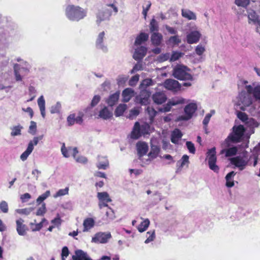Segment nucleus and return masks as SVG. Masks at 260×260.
Here are the masks:
<instances>
[{
  "instance_id": "nucleus-1",
  "label": "nucleus",
  "mask_w": 260,
  "mask_h": 260,
  "mask_svg": "<svg viewBox=\"0 0 260 260\" xmlns=\"http://www.w3.org/2000/svg\"><path fill=\"white\" fill-rule=\"evenodd\" d=\"M245 132V128L243 125L241 124L234 125L232 128V132L229 134L222 144L223 147H229L230 142L233 143L240 142L243 137Z\"/></svg>"
},
{
  "instance_id": "nucleus-2",
  "label": "nucleus",
  "mask_w": 260,
  "mask_h": 260,
  "mask_svg": "<svg viewBox=\"0 0 260 260\" xmlns=\"http://www.w3.org/2000/svg\"><path fill=\"white\" fill-rule=\"evenodd\" d=\"M86 11L78 6L69 5L66 9L67 18L72 21H78L83 19L86 15Z\"/></svg>"
},
{
  "instance_id": "nucleus-3",
  "label": "nucleus",
  "mask_w": 260,
  "mask_h": 260,
  "mask_svg": "<svg viewBox=\"0 0 260 260\" xmlns=\"http://www.w3.org/2000/svg\"><path fill=\"white\" fill-rule=\"evenodd\" d=\"M112 11L115 14L118 12L117 7L114 4H107L103 7L96 14V24L100 25L102 21L109 20Z\"/></svg>"
},
{
  "instance_id": "nucleus-4",
  "label": "nucleus",
  "mask_w": 260,
  "mask_h": 260,
  "mask_svg": "<svg viewBox=\"0 0 260 260\" xmlns=\"http://www.w3.org/2000/svg\"><path fill=\"white\" fill-rule=\"evenodd\" d=\"M189 69L183 65H177L173 69L174 77L181 80H192V77L189 73Z\"/></svg>"
},
{
  "instance_id": "nucleus-5",
  "label": "nucleus",
  "mask_w": 260,
  "mask_h": 260,
  "mask_svg": "<svg viewBox=\"0 0 260 260\" xmlns=\"http://www.w3.org/2000/svg\"><path fill=\"white\" fill-rule=\"evenodd\" d=\"M247 81L240 80L238 83V86H244L246 91L252 95L256 100H260V84L257 82H253L252 84L247 85Z\"/></svg>"
},
{
  "instance_id": "nucleus-6",
  "label": "nucleus",
  "mask_w": 260,
  "mask_h": 260,
  "mask_svg": "<svg viewBox=\"0 0 260 260\" xmlns=\"http://www.w3.org/2000/svg\"><path fill=\"white\" fill-rule=\"evenodd\" d=\"M189 31L186 35V41L188 44H192L198 43L202 35L198 29V26L194 23L190 22L187 24Z\"/></svg>"
},
{
  "instance_id": "nucleus-7",
  "label": "nucleus",
  "mask_w": 260,
  "mask_h": 260,
  "mask_svg": "<svg viewBox=\"0 0 260 260\" xmlns=\"http://www.w3.org/2000/svg\"><path fill=\"white\" fill-rule=\"evenodd\" d=\"M150 126L148 124L144 123L140 124L139 122H135L131 134V137L133 139H138L142 135L148 133Z\"/></svg>"
},
{
  "instance_id": "nucleus-8",
  "label": "nucleus",
  "mask_w": 260,
  "mask_h": 260,
  "mask_svg": "<svg viewBox=\"0 0 260 260\" xmlns=\"http://www.w3.org/2000/svg\"><path fill=\"white\" fill-rule=\"evenodd\" d=\"M250 93L247 91L241 92L238 97V104L241 106V110L244 111L247 107L249 106L252 103V99Z\"/></svg>"
},
{
  "instance_id": "nucleus-9",
  "label": "nucleus",
  "mask_w": 260,
  "mask_h": 260,
  "mask_svg": "<svg viewBox=\"0 0 260 260\" xmlns=\"http://www.w3.org/2000/svg\"><path fill=\"white\" fill-rule=\"evenodd\" d=\"M216 153L215 147L209 149L207 152V159L208 160L209 168L214 172L218 173L219 168L216 164L217 160Z\"/></svg>"
},
{
  "instance_id": "nucleus-10",
  "label": "nucleus",
  "mask_w": 260,
  "mask_h": 260,
  "mask_svg": "<svg viewBox=\"0 0 260 260\" xmlns=\"http://www.w3.org/2000/svg\"><path fill=\"white\" fill-rule=\"evenodd\" d=\"M197 109L196 103H190L184 108L185 114L178 117V120H187L190 119Z\"/></svg>"
},
{
  "instance_id": "nucleus-11",
  "label": "nucleus",
  "mask_w": 260,
  "mask_h": 260,
  "mask_svg": "<svg viewBox=\"0 0 260 260\" xmlns=\"http://www.w3.org/2000/svg\"><path fill=\"white\" fill-rule=\"evenodd\" d=\"M43 138V135L38 137H35L32 141L29 142L26 150L20 155V158L22 161H24L27 158L28 156L32 152L34 149V146L37 145L39 141L41 140Z\"/></svg>"
},
{
  "instance_id": "nucleus-12",
  "label": "nucleus",
  "mask_w": 260,
  "mask_h": 260,
  "mask_svg": "<svg viewBox=\"0 0 260 260\" xmlns=\"http://www.w3.org/2000/svg\"><path fill=\"white\" fill-rule=\"evenodd\" d=\"M28 71V66H26V67H22L20 64H15L14 66V72L16 81H21L23 76L24 75V73H27Z\"/></svg>"
},
{
  "instance_id": "nucleus-13",
  "label": "nucleus",
  "mask_w": 260,
  "mask_h": 260,
  "mask_svg": "<svg viewBox=\"0 0 260 260\" xmlns=\"http://www.w3.org/2000/svg\"><path fill=\"white\" fill-rule=\"evenodd\" d=\"M111 238L110 233L99 232L92 237L91 242L96 243H106Z\"/></svg>"
},
{
  "instance_id": "nucleus-14",
  "label": "nucleus",
  "mask_w": 260,
  "mask_h": 260,
  "mask_svg": "<svg viewBox=\"0 0 260 260\" xmlns=\"http://www.w3.org/2000/svg\"><path fill=\"white\" fill-rule=\"evenodd\" d=\"M164 87L173 92H177L180 90L181 85L178 81L174 79H167L164 83Z\"/></svg>"
},
{
  "instance_id": "nucleus-15",
  "label": "nucleus",
  "mask_w": 260,
  "mask_h": 260,
  "mask_svg": "<svg viewBox=\"0 0 260 260\" xmlns=\"http://www.w3.org/2000/svg\"><path fill=\"white\" fill-rule=\"evenodd\" d=\"M231 161L232 164L238 168L241 171L244 170L248 164V159L240 156L231 158Z\"/></svg>"
},
{
  "instance_id": "nucleus-16",
  "label": "nucleus",
  "mask_w": 260,
  "mask_h": 260,
  "mask_svg": "<svg viewBox=\"0 0 260 260\" xmlns=\"http://www.w3.org/2000/svg\"><path fill=\"white\" fill-rule=\"evenodd\" d=\"M247 17L249 24H256L260 17V8L256 10L249 9L247 11Z\"/></svg>"
},
{
  "instance_id": "nucleus-17",
  "label": "nucleus",
  "mask_w": 260,
  "mask_h": 260,
  "mask_svg": "<svg viewBox=\"0 0 260 260\" xmlns=\"http://www.w3.org/2000/svg\"><path fill=\"white\" fill-rule=\"evenodd\" d=\"M150 97L149 93L146 91L143 90L136 97V102L141 105H147L149 102Z\"/></svg>"
},
{
  "instance_id": "nucleus-18",
  "label": "nucleus",
  "mask_w": 260,
  "mask_h": 260,
  "mask_svg": "<svg viewBox=\"0 0 260 260\" xmlns=\"http://www.w3.org/2000/svg\"><path fill=\"white\" fill-rule=\"evenodd\" d=\"M137 150L139 158L145 155L148 150V146L147 144L144 142H138L136 144Z\"/></svg>"
},
{
  "instance_id": "nucleus-19",
  "label": "nucleus",
  "mask_w": 260,
  "mask_h": 260,
  "mask_svg": "<svg viewBox=\"0 0 260 260\" xmlns=\"http://www.w3.org/2000/svg\"><path fill=\"white\" fill-rule=\"evenodd\" d=\"M152 100L155 104L160 105L167 100V96L164 92H156L152 95Z\"/></svg>"
},
{
  "instance_id": "nucleus-20",
  "label": "nucleus",
  "mask_w": 260,
  "mask_h": 260,
  "mask_svg": "<svg viewBox=\"0 0 260 260\" xmlns=\"http://www.w3.org/2000/svg\"><path fill=\"white\" fill-rule=\"evenodd\" d=\"M16 231L20 236H25L26 234L27 228L24 224V220L22 218H19L16 221Z\"/></svg>"
},
{
  "instance_id": "nucleus-21",
  "label": "nucleus",
  "mask_w": 260,
  "mask_h": 260,
  "mask_svg": "<svg viewBox=\"0 0 260 260\" xmlns=\"http://www.w3.org/2000/svg\"><path fill=\"white\" fill-rule=\"evenodd\" d=\"M147 48L144 46H140L135 49L133 54V58L137 60L142 59L146 55Z\"/></svg>"
},
{
  "instance_id": "nucleus-22",
  "label": "nucleus",
  "mask_w": 260,
  "mask_h": 260,
  "mask_svg": "<svg viewBox=\"0 0 260 260\" xmlns=\"http://www.w3.org/2000/svg\"><path fill=\"white\" fill-rule=\"evenodd\" d=\"M105 32H101L98 36L96 41V46L97 48L102 49L104 52L107 51V48L103 44V40L105 37Z\"/></svg>"
},
{
  "instance_id": "nucleus-23",
  "label": "nucleus",
  "mask_w": 260,
  "mask_h": 260,
  "mask_svg": "<svg viewBox=\"0 0 260 260\" xmlns=\"http://www.w3.org/2000/svg\"><path fill=\"white\" fill-rule=\"evenodd\" d=\"M181 15L188 20H196L197 18L196 13L187 9L181 10Z\"/></svg>"
},
{
  "instance_id": "nucleus-24",
  "label": "nucleus",
  "mask_w": 260,
  "mask_h": 260,
  "mask_svg": "<svg viewBox=\"0 0 260 260\" xmlns=\"http://www.w3.org/2000/svg\"><path fill=\"white\" fill-rule=\"evenodd\" d=\"M95 225V221L92 218H85L83 222V232H87L94 227Z\"/></svg>"
},
{
  "instance_id": "nucleus-25",
  "label": "nucleus",
  "mask_w": 260,
  "mask_h": 260,
  "mask_svg": "<svg viewBox=\"0 0 260 260\" xmlns=\"http://www.w3.org/2000/svg\"><path fill=\"white\" fill-rule=\"evenodd\" d=\"M96 167L99 169L106 170L109 167V161L107 157L99 156Z\"/></svg>"
},
{
  "instance_id": "nucleus-26",
  "label": "nucleus",
  "mask_w": 260,
  "mask_h": 260,
  "mask_svg": "<svg viewBox=\"0 0 260 260\" xmlns=\"http://www.w3.org/2000/svg\"><path fill=\"white\" fill-rule=\"evenodd\" d=\"M122 95L123 101L128 102L134 95V91L132 88H127L123 91Z\"/></svg>"
},
{
  "instance_id": "nucleus-27",
  "label": "nucleus",
  "mask_w": 260,
  "mask_h": 260,
  "mask_svg": "<svg viewBox=\"0 0 260 260\" xmlns=\"http://www.w3.org/2000/svg\"><path fill=\"white\" fill-rule=\"evenodd\" d=\"M182 137L181 132L178 129H175L171 134V142L174 144H177Z\"/></svg>"
},
{
  "instance_id": "nucleus-28",
  "label": "nucleus",
  "mask_w": 260,
  "mask_h": 260,
  "mask_svg": "<svg viewBox=\"0 0 260 260\" xmlns=\"http://www.w3.org/2000/svg\"><path fill=\"white\" fill-rule=\"evenodd\" d=\"M119 92H116L110 95L107 100V103L110 106H114L118 101L119 97Z\"/></svg>"
},
{
  "instance_id": "nucleus-29",
  "label": "nucleus",
  "mask_w": 260,
  "mask_h": 260,
  "mask_svg": "<svg viewBox=\"0 0 260 260\" xmlns=\"http://www.w3.org/2000/svg\"><path fill=\"white\" fill-rule=\"evenodd\" d=\"M38 104L40 108L41 115L43 118L45 117V101L43 95H41L38 100Z\"/></svg>"
},
{
  "instance_id": "nucleus-30",
  "label": "nucleus",
  "mask_w": 260,
  "mask_h": 260,
  "mask_svg": "<svg viewBox=\"0 0 260 260\" xmlns=\"http://www.w3.org/2000/svg\"><path fill=\"white\" fill-rule=\"evenodd\" d=\"M162 39V36L158 32H153L152 34L151 39L153 44L158 45L161 43Z\"/></svg>"
},
{
  "instance_id": "nucleus-31",
  "label": "nucleus",
  "mask_w": 260,
  "mask_h": 260,
  "mask_svg": "<svg viewBox=\"0 0 260 260\" xmlns=\"http://www.w3.org/2000/svg\"><path fill=\"white\" fill-rule=\"evenodd\" d=\"M97 198L100 202H111V199L107 192H99L97 193Z\"/></svg>"
},
{
  "instance_id": "nucleus-32",
  "label": "nucleus",
  "mask_w": 260,
  "mask_h": 260,
  "mask_svg": "<svg viewBox=\"0 0 260 260\" xmlns=\"http://www.w3.org/2000/svg\"><path fill=\"white\" fill-rule=\"evenodd\" d=\"M99 116L101 118L107 119L112 117V113L105 107L100 111Z\"/></svg>"
},
{
  "instance_id": "nucleus-33",
  "label": "nucleus",
  "mask_w": 260,
  "mask_h": 260,
  "mask_svg": "<svg viewBox=\"0 0 260 260\" xmlns=\"http://www.w3.org/2000/svg\"><path fill=\"white\" fill-rule=\"evenodd\" d=\"M149 37L147 34L142 32L136 39L135 44L136 45H139L143 42L146 41Z\"/></svg>"
},
{
  "instance_id": "nucleus-34",
  "label": "nucleus",
  "mask_w": 260,
  "mask_h": 260,
  "mask_svg": "<svg viewBox=\"0 0 260 260\" xmlns=\"http://www.w3.org/2000/svg\"><path fill=\"white\" fill-rule=\"evenodd\" d=\"M237 150L236 147H232L226 149H223L221 150L220 153L223 154L225 153L226 157L232 156L235 155L237 153Z\"/></svg>"
},
{
  "instance_id": "nucleus-35",
  "label": "nucleus",
  "mask_w": 260,
  "mask_h": 260,
  "mask_svg": "<svg viewBox=\"0 0 260 260\" xmlns=\"http://www.w3.org/2000/svg\"><path fill=\"white\" fill-rule=\"evenodd\" d=\"M235 175L236 173L234 171H232L226 175L225 179L226 181V185L228 187H231L234 185L233 177Z\"/></svg>"
},
{
  "instance_id": "nucleus-36",
  "label": "nucleus",
  "mask_w": 260,
  "mask_h": 260,
  "mask_svg": "<svg viewBox=\"0 0 260 260\" xmlns=\"http://www.w3.org/2000/svg\"><path fill=\"white\" fill-rule=\"evenodd\" d=\"M160 151L159 148L155 145H152L151 146V149L150 152L149 153L148 156L149 157L150 159H153L154 158H155Z\"/></svg>"
},
{
  "instance_id": "nucleus-37",
  "label": "nucleus",
  "mask_w": 260,
  "mask_h": 260,
  "mask_svg": "<svg viewBox=\"0 0 260 260\" xmlns=\"http://www.w3.org/2000/svg\"><path fill=\"white\" fill-rule=\"evenodd\" d=\"M149 224L150 221L148 219H145L138 226L139 232L142 233L146 231L148 228Z\"/></svg>"
},
{
  "instance_id": "nucleus-38",
  "label": "nucleus",
  "mask_w": 260,
  "mask_h": 260,
  "mask_svg": "<svg viewBox=\"0 0 260 260\" xmlns=\"http://www.w3.org/2000/svg\"><path fill=\"white\" fill-rule=\"evenodd\" d=\"M76 255L73 256H77L78 258L83 260H92L88 256L87 254L81 250H78L75 252Z\"/></svg>"
},
{
  "instance_id": "nucleus-39",
  "label": "nucleus",
  "mask_w": 260,
  "mask_h": 260,
  "mask_svg": "<svg viewBox=\"0 0 260 260\" xmlns=\"http://www.w3.org/2000/svg\"><path fill=\"white\" fill-rule=\"evenodd\" d=\"M126 105L125 104L119 105L115 110V115L116 116H120L123 114L124 112L126 109Z\"/></svg>"
},
{
  "instance_id": "nucleus-40",
  "label": "nucleus",
  "mask_w": 260,
  "mask_h": 260,
  "mask_svg": "<svg viewBox=\"0 0 260 260\" xmlns=\"http://www.w3.org/2000/svg\"><path fill=\"white\" fill-rule=\"evenodd\" d=\"M185 101V100L181 97L176 96L172 98L169 101L170 103H171L172 106H176L177 105L184 103Z\"/></svg>"
},
{
  "instance_id": "nucleus-41",
  "label": "nucleus",
  "mask_w": 260,
  "mask_h": 260,
  "mask_svg": "<svg viewBox=\"0 0 260 260\" xmlns=\"http://www.w3.org/2000/svg\"><path fill=\"white\" fill-rule=\"evenodd\" d=\"M181 42V39L178 35L171 37L168 40V43L172 45H178Z\"/></svg>"
},
{
  "instance_id": "nucleus-42",
  "label": "nucleus",
  "mask_w": 260,
  "mask_h": 260,
  "mask_svg": "<svg viewBox=\"0 0 260 260\" xmlns=\"http://www.w3.org/2000/svg\"><path fill=\"white\" fill-rule=\"evenodd\" d=\"M71 147L66 148L65 146V144L63 143L61 148V152L64 157L68 158L70 156V153H71Z\"/></svg>"
},
{
  "instance_id": "nucleus-43",
  "label": "nucleus",
  "mask_w": 260,
  "mask_h": 260,
  "mask_svg": "<svg viewBox=\"0 0 260 260\" xmlns=\"http://www.w3.org/2000/svg\"><path fill=\"white\" fill-rule=\"evenodd\" d=\"M147 239L145 241V243L148 244L151 241H153L155 238V231H150L146 233Z\"/></svg>"
},
{
  "instance_id": "nucleus-44",
  "label": "nucleus",
  "mask_w": 260,
  "mask_h": 260,
  "mask_svg": "<svg viewBox=\"0 0 260 260\" xmlns=\"http://www.w3.org/2000/svg\"><path fill=\"white\" fill-rule=\"evenodd\" d=\"M61 108V103L59 102H57L54 105L50 108V112L51 114L59 113Z\"/></svg>"
},
{
  "instance_id": "nucleus-45",
  "label": "nucleus",
  "mask_w": 260,
  "mask_h": 260,
  "mask_svg": "<svg viewBox=\"0 0 260 260\" xmlns=\"http://www.w3.org/2000/svg\"><path fill=\"white\" fill-rule=\"evenodd\" d=\"M50 196V192L49 190L46 191L44 193L40 196L37 199V203L39 205L41 204L45 199Z\"/></svg>"
},
{
  "instance_id": "nucleus-46",
  "label": "nucleus",
  "mask_w": 260,
  "mask_h": 260,
  "mask_svg": "<svg viewBox=\"0 0 260 260\" xmlns=\"http://www.w3.org/2000/svg\"><path fill=\"white\" fill-rule=\"evenodd\" d=\"M183 55V53L173 51L172 54L170 55V61H175L179 59Z\"/></svg>"
},
{
  "instance_id": "nucleus-47",
  "label": "nucleus",
  "mask_w": 260,
  "mask_h": 260,
  "mask_svg": "<svg viewBox=\"0 0 260 260\" xmlns=\"http://www.w3.org/2000/svg\"><path fill=\"white\" fill-rule=\"evenodd\" d=\"M189 162V157L187 155H184L181 159L178 161L177 163V165L179 166L180 168H183L184 165L188 164Z\"/></svg>"
},
{
  "instance_id": "nucleus-48",
  "label": "nucleus",
  "mask_w": 260,
  "mask_h": 260,
  "mask_svg": "<svg viewBox=\"0 0 260 260\" xmlns=\"http://www.w3.org/2000/svg\"><path fill=\"white\" fill-rule=\"evenodd\" d=\"M245 124L247 127L251 128L256 127L258 126V123L253 118H249L246 121Z\"/></svg>"
},
{
  "instance_id": "nucleus-49",
  "label": "nucleus",
  "mask_w": 260,
  "mask_h": 260,
  "mask_svg": "<svg viewBox=\"0 0 260 260\" xmlns=\"http://www.w3.org/2000/svg\"><path fill=\"white\" fill-rule=\"evenodd\" d=\"M158 29V24L154 18H152L150 23V30L151 32L157 31Z\"/></svg>"
},
{
  "instance_id": "nucleus-50",
  "label": "nucleus",
  "mask_w": 260,
  "mask_h": 260,
  "mask_svg": "<svg viewBox=\"0 0 260 260\" xmlns=\"http://www.w3.org/2000/svg\"><path fill=\"white\" fill-rule=\"evenodd\" d=\"M69 193V188L66 187L64 189H60L58 190L56 193L53 195L54 198L68 194Z\"/></svg>"
},
{
  "instance_id": "nucleus-51",
  "label": "nucleus",
  "mask_w": 260,
  "mask_h": 260,
  "mask_svg": "<svg viewBox=\"0 0 260 260\" xmlns=\"http://www.w3.org/2000/svg\"><path fill=\"white\" fill-rule=\"evenodd\" d=\"M22 128V127L18 125L15 126L12 128V132L11 133V135L12 136H19L21 135V130Z\"/></svg>"
},
{
  "instance_id": "nucleus-52",
  "label": "nucleus",
  "mask_w": 260,
  "mask_h": 260,
  "mask_svg": "<svg viewBox=\"0 0 260 260\" xmlns=\"http://www.w3.org/2000/svg\"><path fill=\"white\" fill-rule=\"evenodd\" d=\"M100 100H101V96L100 95H94L93 96V98H92V100L91 101L90 106L87 108V110L95 106L99 103Z\"/></svg>"
},
{
  "instance_id": "nucleus-53",
  "label": "nucleus",
  "mask_w": 260,
  "mask_h": 260,
  "mask_svg": "<svg viewBox=\"0 0 260 260\" xmlns=\"http://www.w3.org/2000/svg\"><path fill=\"white\" fill-rule=\"evenodd\" d=\"M146 111L149 116L150 120L152 122L154 117L155 116L157 112L151 107H148Z\"/></svg>"
},
{
  "instance_id": "nucleus-54",
  "label": "nucleus",
  "mask_w": 260,
  "mask_h": 260,
  "mask_svg": "<svg viewBox=\"0 0 260 260\" xmlns=\"http://www.w3.org/2000/svg\"><path fill=\"white\" fill-rule=\"evenodd\" d=\"M46 212V204L43 203L36 212V215L37 216H43Z\"/></svg>"
},
{
  "instance_id": "nucleus-55",
  "label": "nucleus",
  "mask_w": 260,
  "mask_h": 260,
  "mask_svg": "<svg viewBox=\"0 0 260 260\" xmlns=\"http://www.w3.org/2000/svg\"><path fill=\"white\" fill-rule=\"evenodd\" d=\"M214 114H215V111L213 110H211V111L209 113H208L206 115V116L203 121V123L205 126H206L207 125V124H208V123L210 121L211 117Z\"/></svg>"
},
{
  "instance_id": "nucleus-56",
  "label": "nucleus",
  "mask_w": 260,
  "mask_h": 260,
  "mask_svg": "<svg viewBox=\"0 0 260 260\" xmlns=\"http://www.w3.org/2000/svg\"><path fill=\"white\" fill-rule=\"evenodd\" d=\"M250 3V0H235V4L243 8L246 7Z\"/></svg>"
},
{
  "instance_id": "nucleus-57",
  "label": "nucleus",
  "mask_w": 260,
  "mask_h": 260,
  "mask_svg": "<svg viewBox=\"0 0 260 260\" xmlns=\"http://www.w3.org/2000/svg\"><path fill=\"white\" fill-rule=\"evenodd\" d=\"M151 6V3L150 1H148L146 4V6H143V11H142V14L144 16V18L145 19H146L147 14L148 11L149 10L150 7Z\"/></svg>"
},
{
  "instance_id": "nucleus-58",
  "label": "nucleus",
  "mask_w": 260,
  "mask_h": 260,
  "mask_svg": "<svg viewBox=\"0 0 260 260\" xmlns=\"http://www.w3.org/2000/svg\"><path fill=\"white\" fill-rule=\"evenodd\" d=\"M152 80L150 79H145L142 81L140 84L141 88H145L147 87L152 85Z\"/></svg>"
},
{
  "instance_id": "nucleus-59",
  "label": "nucleus",
  "mask_w": 260,
  "mask_h": 260,
  "mask_svg": "<svg viewBox=\"0 0 260 260\" xmlns=\"http://www.w3.org/2000/svg\"><path fill=\"white\" fill-rule=\"evenodd\" d=\"M32 211V208H24V209H18L15 210V212L18 214L28 215Z\"/></svg>"
},
{
  "instance_id": "nucleus-60",
  "label": "nucleus",
  "mask_w": 260,
  "mask_h": 260,
  "mask_svg": "<svg viewBox=\"0 0 260 260\" xmlns=\"http://www.w3.org/2000/svg\"><path fill=\"white\" fill-rule=\"evenodd\" d=\"M36 220H34V223H31L30 224L31 229L32 231H40L42 228L43 227V225H42V223H36Z\"/></svg>"
},
{
  "instance_id": "nucleus-61",
  "label": "nucleus",
  "mask_w": 260,
  "mask_h": 260,
  "mask_svg": "<svg viewBox=\"0 0 260 260\" xmlns=\"http://www.w3.org/2000/svg\"><path fill=\"white\" fill-rule=\"evenodd\" d=\"M0 210L4 213H7L8 212V205L6 201H3L0 202Z\"/></svg>"
},
{
  "instance_id": "nucleus-62",
  "label": "nucleus",
  "mask_w": 260,
  "mask_h": 260,
  "mask_svg": "<svg viewBox=\"0 0 260 260\" xmlns=\"http://www.w3.org/2000/svg\"><path fill=\"white\" fill-rule=\"evenodd\" d=\"M168 59L170 60V54L169 53L161 54L157 57V60L159 62H164Z\"/></svg>"
},
{
  "instance_id": "nucleus-63",
  "label": "nucleus",
  "mask_w": 260,
  "mask_h": 260,
  "mask_svg": "<svg viewBox=\"0 0 260 260\" xmlns=\"http://www.w3.org/2000/svg\"><path fill=\"white\" fill-rule=\"evenodd\" d=\"M128 77L125 75L119 76L117 79V84L119 85H122L127 80Z\"/></svg>"
},
{
  "instance_id": "nucleus-64",
  "label": "nucleus",
  "mask_w": 260,
  "mask_h": 260,
  "mask_svg": "<svg viewBox=\"0 0 260 260\" xmlns=\"http://www.w3.org/2000/svg\"><path fill=\"white\" fill-rule=\"evenodd\" d=\"M37 131V124L36 123L33 121H31L30 122V124L29 127V131L28 132L32 134L35 135Z\"/></svg>"
}]
</instances>
